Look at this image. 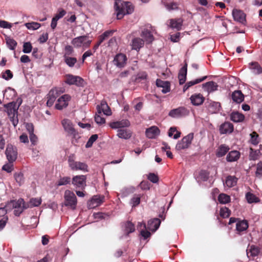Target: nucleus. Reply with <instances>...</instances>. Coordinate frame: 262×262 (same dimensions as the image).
I'll return each instance as SVG.
<instances>
[{
	"label": "nucleus",
	"mask_w": 262,
	"mask_h": 262,
	"mask_svg": "<svg viewBox=\"0 0 262 262\" xmlns=\"http://www.w3.org/2000/svg\"><path fill=\"white\" fill-rule=\"evenodd\" d=\"M21 98H18L16 101H12L4 104L5 111L7 113L10 121L14 127L18 123V110L21 104Z\"/></svg>",
	"instance_id": "1"
},
{
	"label": "nucleus",
	"mask_w": 262,
	"mask_h": 262,
	"mask_svg": "<svg viewBox=\"0 0 262 262\" xmlns=\"http://www.w3.org/2000/svg\"><path fill=\"white\" fill-rule=\"evenodd\" d=\"M129 4V2L115 0L114 8L116 12L117 19H121L124 15L130 13Z\"/></svg>",
	"instance_id": "2"
},
{
	"label": "nucleus",
	"mask_w": 262,
	"mask_h": 262,
	"mask_svg": "<svg viewBox=\"0 0 262 262\" xmlns=\"http://www.w3.org/2000/svg\"><path fill=\"white\" fill-rule=\"evenodd\" d=\"M92 42V40L89 39L88 35H82L73 38L71 41L72 44L75 48H80L82 47L84 48H88Z\"/></svg>",
	"instance_id": "3"
},
{
	"label": "nucleus",
	"mask_w": 262,
	"mask_h": 262,
	"mask_svg": "<svg viewBox=\"0 0 262 262\" xmlns=\"http://www.w3.org/2000/svg\"><path fill=\"white\" fill-rule=\"evenodd\" d=\"M64 205L74 209L77 204V198L73 192L66 190L64 194Z\"/></svg>",
	"instance_id": "4"
},
{
	"label": "nucleus",
	"mask_w": 262,
	"mask_h": 262,
	"mask_svg": "<svg viewBox=\"0 0 262 262\" xmlns=\"http://www.w3.org/2000/svg\"><path fill=\"white\" fill-rule=\"evenodd\" d=\"M63 92L62 88H55L51 90L48 94L47 106L49 107L52 106L56 99Z\"/></svg>",
	"instance_id": "5"
},
{
	"label": "nucleus",
	"mask_w": 262,
	"mask_h": 262,
	"mask_svg": "<svg viewBox=\"0 0 262 262\" xmlns=\"http://www.w3.org/2000/svg\"><path fill=\"white\" fill-rule=\"evenodd\" d=\"M189 110L184 106H180L171 110L168 113V116L174 118L185 117L189 115Z\"/></svg>",
	"instance_id": "6"
},
{
	"label": "nucleus",
	"mask_w": 262,
	"mask_h": 262,
	"mask_svg": "<svg viewBox=\"0 0 262 262\" xmlns=\"http://www.w3.org/2000/svg\"><path fill=\"white\" fill-rule=\"evenodd\" d=\"M5 154L8 162L13 163L17 157L16 147L11 144H8L5 151Z\"/></svg>",
	"instance_id": "7"
},
{
	"label": "nucleus",
	"mask_w": 262,
	"mask_h": 262,
	"mask_svg": "<svg viewBox=\"0 0 262 262\" xmlns=\"http://www.w3.org/2000/svg\"><path fill=\"white\" fill-rule=\"evenodd\" d=\"M193 138V134H189L185 137H183L182 139L177 143L176 147V149L178 150H181L187 148L191 144V141Z\"/></svg>",
	"instance_id": "8"
},
{
	"label": "nucleus",
	"mask_w": 262,
	"mask_h": 262,
	"mask_svg": "<svg viewBox=\"0 0 262 262\" xmlns=\"http://www.w3.org/2000/svg\"><path fill=\"white\" fill-rule=\"evenodd\" d=\"M65 82L69 85H76L77 86H83L84 80L78 76L68 74L66 76Z\"/></svg>",
	"instance_id": "9"
},
{
	"label": "nucleus",
	"mask_w": 262,
	"mask_h": 262,
	"mask_svg": "<svg viewBox=\"0 0 262 262\" xmlns=\"http://www.w3.org/2000/svg\"><path fill=\"white\" fill-rule=\"evenodd\" d=\"M86 179L84 175L76 176L73 178L72 183L77 188L83 189L86 186Z\"/></svg>",
	"instance_id": "10"
},
{
	"label": "nucleus",
	"mask_w": 262,
	"mask_h": 262,
	"mask_svg": "<svg viewBox=\"0 0 262 262\" xmlns=\"http://www.w3.org/2000/svg\"><path fill=\"white\" fill-rule=\"evenodd\" d=\"M62 125L64 130L70 135L74 137L78 134L77 132L74 129L73 125L71 121L67 119H64L62 121Z\"/></svg>",
	"instance_id": "11"
},
{
	"label": "nucleus",
	"mask_w": 262,
	"mask_h": 262,
	"mask_svg": "<svg viewBox=\"0 0 262 262\" xmlns=\"http://www.w3.org/2000/svg\"><path fill=\"white\" fill-rule=\"evenodd\" d=\"M69 166L73 170H80L88 171V165L83 162L75 161L71 159H69Z\"/></svg>",
	"instance_id": "12"
},
{
	"label": "nucleus",
	"mask_w": 262,
	"mask_h": 262,
	"mask_svg": "<svg viewBox=\"0 0 262 262\" xmlns=\"http://www.w3.org/2000/svg\"><path fill=\"white\" fill-rule=\"evenodd\" d=\"M130 125V121L128 119H123L120 121H117L111 122L109 124L110 126L113 129H123L129 127Z\"/></svg>",
	"instance_id": "13"
},
{
	"label": "nucleus",
	"mask_w": 262,
	"mask_h": 262,
	"mask_svg": "<svg viewBox=\"0 0 262 262\" xmlns=\"http://www.w3.org/2000/svg\"><path fill=\"white\" fill-rule=\"evenodd\" d=\"M14 207V214L16 216H19L23 211L25 208L24 207L26 206V204L22 199H19L17 201L12 200Z\"/></svg>",
	"instance_id": "14"
},
{
	"label": "nucleus",
	"mask_w": 262,
	"mask_h": 262,
	"mask_svg": "<svg viewBox=\"0 0 262 262\" xmlns=\"http://www.w3.org/2000/svg\"><path fill=\"white\" fill-rule=\"evenodd\" d=\"M148 28L152 29L151 25H147V28H145L142 31L141 36L144 38L145 41L147 43H151L154 40V37L151 31L148 29Z\"/></svg>",
	"instance_id": "15"
},
{
	"label": "nucleus",
	"mask_w": 262,
	"mask_h": 262,
	"mask_svg": "<svg viewBox=\"0 0 262 262\" xmlns=\"http://www.w3.org/2000/svg\"><path fill=\"white\" fill-rule=\"evenodd\" d=\"M70 96L68 95H63L59 97L55 105L56 109L61 110L66 107L68 105V101L70 100Z\"/></svg>",
	"instance_id": "16"
},
{
	"label": "nucleus",
	"mask_w": 262,
	"mask_h": 262,
	"mask_svg": "<svg viewBox=\"0 0 262 262\" xmlns=\"http://www.w3.org/2000/svg\"><path fill=\"white\" fill-rule=\"evenodd\" d=\"M169 23L168 27L172 29H176L177 31H180L182 29L183 23V20L181 18H172L168 20Z\"/></svg>",
	"instance_id": "17"
},
{
	"label": "nucleus",
	"mask_w": 262,
	"mask_h": 262,
	"mask_svg": "<svg viewBox=\"0 0 262 262\" xmlns=\"http://www.w3.org/2000/svg\"><path fill=\"white\" fill-rule=\"evenodd\" d=\"M232 14L234 20L241 23H244L246 21V15L242 11L234 9Z\"/></svg>",
	"instance_id": "18"
},
{
	"label": "nucleus",
	"mask_w": 262,
	"mask_h": 262,
	"mask_svg": "<svg viewBox=\"0 0 262 262\" xmlns=\"http://www.w3.org/2000/svg\"><path fill=\"white\" fill-rule=\"evenodd\" d=\"M233 125L229 122H225L222 124L219 128L221 134H230L233 131Z\"/></svg>",
	"instance_id": "19"
},
{
	"label": "nucleus",
	"mask_w": 262,
	"mask_h": 262,
	"mask_svg": "<svg viewBox=\"0 0 262 262\" xmlns=\"http://www.w3.org/2000/svg\"><path fill=\"white\" fill-rule=\"evenodd\" d=\"M97 113L101 114L102 112L106 116H110L112 114V112L108 106L107 103L104 101H102L100 105L97 106Z\"/></svg>",
	"instance_id": "20"
},
{
	"label": "nucleus",
	"mask_w": 262,
	"mask_h": 262,
	"mask_svg": "<svg viewBox=\"0 0 262 262\" xmlns=\"http://www.w3.org/2000/svg\"><path fill=\"white\" fill-rule=\"evenodd\" d=\"M156 85L158 87L162 88V92L166 94L170 91V84L167 81H163L160 79L156 80Z\"/></svg>",
	"instance_id": "21"
},
{
	"label": "nucleus",
	"mask_w": 262,
	"mask_h": 262,
	"mask_svg": "<svg viewBox=\"0 0 262 262\" xmlns=\"http://www.w3.org/2000/svg\"><path fill=\"white\" fill-rule=\"evenodd\" d=\"M161 221L159 219L154 218L150 220L147 223V229L152 232L156 231L159 227Z\"/></svg>",
	"instance_id": "22"
},
{
	"label": "nucleus",
	"mask_w": 262,
	"mask_h": 262,
	"mask_svg": "<svg viewBox=\"0 0 262 262\" xmlns=\"http://www.w3.org/2000/svg\"><path fill=\"white\" fill-rule=\"evenodd\" d=\"M249 227V224L246 220L238 221L236 224V230L237 233L241 235L243 231H246Z\"/></svg>",
	"instance_id": "23"
},
{
	"label": "nucleus",
	"mask_w": 262,
	"mask_h": 262,
	"mask_svg": "<svg viewBox=\"0 0 262 262\" xmlns=\"http://www.w3.org/2000/svg\"><path fill=\"white\" fill-rule=\"evenodd\" d=\"M126 58L125 55L123 54H117L114 58L113 63L117 67H123L126 62Z\"/></svg>",
	"instance_id": "24"
},
{
	"label": "nucleus",
	"mask_w": 262,
	"mask_h": 262,
	"mask_svg": "<svg viewBox=\"0 0 262 262\" xmlns=\"http://www.w3.org/2000/svg\"><path fill=\"white\" fill-rule=\"evenodd\" d=\"M187 73V63L185 62L184 66L180 70L178 75L180 84H183L185 83L186 79Z\"/></svg>",
	"instance_id": "25"
},
{
	"label": "nucleus",
	"mask_w": 262,
	"mask_h": 262,
	"mask_svg": "<svg viewBox=\"0 0 262 262\" xmlns=\"http://www.w3.org/2000/svg\"><path fill=\"white\" fill-rule=\"evenodd\" d=\"M244 95L241 91H234L231 94V98L233 102L236 103H241L244 100Z\"/></svg>",
	"instance_id": "26"
},
{
	"label": "nucleus",
	"mask_w": 262,
	"mask_h": 262,
	"mask_svg": "<svg viewBox=\"0 0 262 262\" xmlns=\"http://www.w3.org/2000/svg\"><path fill=\"white\" fill-rule=\"evenodd\" d=\"M190 99L193 105L197 106L202 104L205 98L201 94H195L190 97Z\"/></svg>",
	"instance_id": "27"
},
{
	"label": "nucleus",
	"mask_w": 262,
	"mask_h": 262,
	"mask_svg": "<svg viewBox=\"0 0 262 262\" xmlns=\"http://www.w3.org/2000/svg\"><path fill=\"white\" fill-rule=\"evenodd\" d=\"M103 198V196H94L91 200L88 202L89 208H93L99 206L102 202Z\"/></svg>",
	"instance_id": "28"
},
{
	"label": "nucleus",
	"mask_w": 262,
	"mask_h": 262,
	"mask_svg": "<svg viewBox=\"0 0 262 262\" xmlns=\"http://www.w3.org/2000/svg\"><path fill=\"white\" fill-rule=\"evenodd\" d=\"M144 40L137 37L132 40V50H135L138 52L144 46Z\"/></svg>",
	"instance_id": "29"
},
{
	"label": "nucleus",
	"mask_w": 262,
	"mask_h": 262,
	"mask_svg": "<svg viewBox=\"0 0 262 262\" xmlns=\"http://www.w3.org/2000/svg\"><path fill=\"white\" fill-rule=\"evenodd\" d=\"M160 134V129L157 126H153L146 130V135L148 138L152 139Z\"/></svg>",
	"instance_id": "30"
},
{
	"label": "nucleus",
	"mask_w": 262,
	"mask_h": 262,
	"mask_svg": "<svg viewBox=\"0 0 262 262\" xmlns=\"http://www.w3.org/2000/svg\"><path fill=\"white\" fill-rule=\"evenodd\" d=\"M249 69L255 75L262 73V67L257 62H252L249 63Z\"/></svg>",
	"instance_id": "31"
},
{
	"label": "nucleus",
	"mask_w": 262,
	"mask_h": 262,
	"mask_svg": "<svg viewBox=\"0 0 262 262\" xmlns=\"http://www.w3.org/2000/svg\"><path fill=\"white\" fill-rule=\"evenodd\" d=\"M230 119L234 122H241L245 119V116L238 112H233L230 115Z\"/></svg>",
	"instance_id": "32"
},
{
	"label": "nucleus",
	"mask_w": 262,
	"mask_h": 262,
	"mask_svg": "<svg viewBox=\"0 0 262 262\" xmlns=\"http://www.w3.org/2000/svg\"><path fill=\"white\" fill-rule=\"evenodd\" d=\"M240 152L237 150H233L229 152L226 157L228 162L236 161L240 157Z\"/></svg>",
	"instance_id": "33"
},
{
	"label": "nucleus",
	"mask_w": 262,
	"mask_h": 262,
	"mask_svg": "<svg viewBox=\"0 0 262 262\" xmlns=\"http://www.w3.org/2000/svg\"><path fill=\"white\" fill-rule=\"evenodd\" d=\"M170 0H162V3L164 5L166 9L169 11L178 9L179 4L177 2H171L168 3Z\"/></svg>",
	"instance_id": "34"
},
{
	"label": "nucleus",
	"mask_w": 262,
	"mask_h": 262,
	"mask_svg": "<svg viewBox=\"0 0 262 262\" xmlns=\"http://www.w3.org/2000/svg\"><path fill=\"white\" fill-rule=\"evenodd\" d=\"M207 76H204L202 78L196 79L194 80H192L189 82H187L183 88V92H185L187 90H188L190 87L192 85H194L196 84L199 83L203 81H204L207 78Z\"/></svg>",
	"instance_id": "35"
},
{
	"label": "nucleus",
	"mask_w": 262,
	"mask_h": 262,
	"mask_svg": "<svg viewBox=\"0 0 262 262\" xmlns=\"http://www.w3.org/2000/svg\"><path fill=\"white\" fill-rule=\"evenodd\" d=\"M259 253V248L255 245H251L247 249V254L248 257L257 256Z\"/></svg>",
	"instance_id": "36"
},
{
	"label": "nucleus",
	"mask_w": 262,
	"mask_h": 262,
	"mask_svg": "<svg viewBox=\"0 0 262 262\" xmlns=\"http://www.w3.org/2000/svg\"><path fill=\"white\" fill-rule=\"evenodd\" d=\"M203 86L205 88L208 92H212L217 90L218 85L214 81H209L203 84Z\"/></svg>",
	"instance_id": "37"
},
{
	"label": "nucleus",
	"mask_w": 262,
	"mask_h": 262,
	"mask_svg": "<svg viewBox=\"0 0 262 262\" xmlns=\"http://www.w3.org/2000/svg\"><path fill=\"white\" fill-rule=\"evenodd\" d=\"M41 203V198H32L29 202L26 204V206H24L25 208H32L38 206Z\"/></svg>",
	"instance_id": "38"
},
{
	"label": "nucleus",
	"mask_w": 262,
	"mask_h": 262,
	"mask_svg": "<svg viewBox=\"0 0 262 262\" xmlns=\"http://www.w3.org/2000/svg\"><path fill=\"white\" fill-rule=\"evenodd\" d=\"M117 136L120 138L127 139L131 137V133L129 130L127 129H119Z\"/></svg>",
	"instance_id": "39"
},
{
	"label": "nucleus",
	"mask_w": 262,
	"mask_h": 262,
	"mask_svg": "<svg viewBox=\"0 0 262 262\" xmlns=\"http://www.w3.org/2000/svg\"><path fill=\"white\" fill-rule=\"evenodd\" d=\"M246 198L248 203H257L260 201V200L257 197L255 194L250 192H248L246 194Z\"/></svg>",
	"instance_id": "40"
},
{
	"label": "nucleus",
	"mask_w": 262,
	"mask_h": 262,
	"mask_svg": "<svg viewBox=\"0 0 262 262\" xmlns=\"http://www.w3.org/2000/svg\"><path fill=\"white\" fill-rule=\"evenodd\" d=\"M260 155V149L255 150L253 148H250L249 160L255 161L259 158Z\"/></svg>",
	"instance_id": "41"
},
{
	"label": "nucleus",
	"mask_w": 262,
	"mask_h": 262,
	"mask_svg": "<svg viewBox=\"0 0 262 262\" xmlns=\"http://www.w3.org/2000/svg\"><path fill=\"white\" fill-rule=\"evenodd\" d=\"M114 32V30H107L105 31L102 34L100 35L98 37V41L97 43L99 45L105 40L107 39L109 37L111 36Z\"/></svg>",
	"instance_id": "42"
},
{
	"label": "nucleus",
	"mask_w": 262,
	"mask_h": 262,
	"mask_svg": "<svg viewBox=\"0 0 262 262\" xmlns=\"http://www.w3.org/2000/svg\"><path fill=\"white\" fill-rule=\"evenodd\" d=\"M229 150V148L227 146L224 144L221 145L217 149L216 155L217 157H222L225 156Z\"/></svg>",
	"instance_id": "43"
},
{
	"label": "nucleus",
	"mask_w": 262,
	"mask_h": 262,
	"mask_svg": "<svg viewBox=\"0 0 262 262\" xmlns=\"http://www.w3.org/2000/svg\"><path fill=\"white\" fill-rule=\"evenodd\" d=\"M122 230L124 233V236H126L131 233V222L127 221L122 225Z\"/></svg>",
	"instance_id": "44"
},
{
	"label": "nucleus",
	"mask_w": 262,
	"mask_h": 262,
	"mask_svg": "<svg viewBox=\"0 0 262 262\" xmlns=\"http://www.w3.org/2000/svg\"><path fill=\"white\" fill-rule=\"evenodd\" d=\"M6 44L7 45V47L8 48L11 50H14L17 43V42L13 39V38L10 37H6Z\"/></svg>",
	"instance_id": "45"
},
{
	"label": "nucleus",
	"mask_w": 262,
	"mask_h": 262,
	"mask_svg": "<svg viewBox=\"0 0 262 262\" xmlns=\"http://www.w3.org/2000/svg\"><path fill=\"white\" fill-rule=\"evenodd\" d=\"M237 183V179L234 176H229L227 177L225 184L228 187H232L235 186Z\"/></svg>",
	"instance_id": "46"
},
{
	"label": "nucleus",
	"mask_w": 262,
	"mask_h": 262,
	"mask_svg": "<svg viewBox=\"0 0 262 262\" xmlns=\"http://www.w3.org/2000/svg\"><path fill=\"white\" fill-rule=\"evenodd\" d=\"M139 224L141 227L142 226L143 227V229H141L140 231V234L142 236V237H143L144 239H146L147 238L150 236L151 233L149 231L144 230L146 228V225L145 223H139Z\"/></svg>",
	"instance_id": "47"
},
{
	"label": "nucleus",
	"mask_w": 262,
	"mask_h": 262,
	"mask_svg": "<svg viewBox=\"0 0 262 262\" xmlns=\"http://www.w3.org/2000/svg\"><path fill=\"white\" fill-rule=\"evenodd\" d=\"M63 60L67 65L70 68L73 67L77 61L76 58L70 56L63 57Z\"/></svg>",
	"instance_id": "48"
},
{
	"label": "nucleus",
	"mask_w": 262,
	"mask_h": 262,
	"mask_svg": "<svg viewBox=\"0 0 262 262\" xmlns=\"http://www.w3.org/2000/svg\"><path fill=\"white\" fill-rule=\"evenodd\" d=\"M143 196L142 194H135L132 197V208L138 206L140 203L141 197Z\"/></svg>",
	"instance_id": "49"
},
{
	"label": "nucleus",
	"mask_w": 262,
	"mask_h": 262,
	"mask_svg": "<svg viewBox=\"0 0 262 262\" xmlns=\"http://www.w3.org/2000/svg\"><path fill=\"white\" fill-rule=\"evenodd\" d=\"M175 132H176V134L173 136V138L174 139H177L179 138H180L181 133L180 132L178 131L177 130L176 127H171L169 128V129L168 130V133L169 137H172Z\"/></svg>",
	"instance_id": "50"
},
{
	"label": "nucleus",
	"mask_w": 262,
	"mask_h": 262,
	"mask_svg": "<svg viewBox=\"0 0 262 262\" xmlns=\"http://www.w3.org/2000/svg\"><path fill=\"white\" fill-rule=\"evenodd\" d=\"M218 201L221 204H226L230 201V197L225 193H221L218 196Z\"/></svg>",
	"instance_id": "51"
},
{
	"label": "nucleus",
	"mask_w": 262,
	"mask_h": 262,
	"mask_svg": "<svg viewBox=\"0 0 262 262\" xmlns=\"http://www.w3.org/2000/svg\"><path fill=\"white\" fill-rule=\"evenodd\" d=\"M71 182V178L69 177H64L60 178L59 180L56 182V185L60 186L62 185H66L69 184Z\"/></svg>",
	"instance_id": "52"
},
{
	"label": "nucleus",
	"mask_w": 262,
	"mask_h": 262,
	"mask_svg": "<svg viewBox=\"0 0 262 262\" xmlns=\"http://www.w3.org/2000/svg\"><path fill=\"white\" fill-rule=\"evenodd\" d=\"M73 48L70 45H67L64 47L63 57H69L74 53Z\"/></svg>",
	"instance_id": "53"
},
{
	"label": "nucleus",
	"mask_w": 262,
	"mask_h": 262,
	"mask_svg": "<svg viewBox=\"0 0 262 262\" xmlns=\"http://www.w3.org/2000/svg\"><path fill=\"white\" fill-rule=\"evenodd\" d=\"M208 176L209 173L207 171L201 170L199 173L198 178L199 180L206 181L208 179Z\"/></svg>",
	"instance_id": "54"
},
{
	"label": "nucleus",
	"mask_w": 262,
	"mask_h": 262,
	"mask_svg": "<svg viewBox=\"0 0 262 262\" xmlns=\"http://www.w3.org/2000/svg\"><path fill=\"white\" fill-rule=\"evenodd\" d=\"M133 103L135 104L134 108L137 111H140L143 107V103L141 101L140 98L135 99L133 101Z\"/></svg>",
	"instance_id": "55"
},
{
	"label": "nucleus",
	"mask_w": 262,
	"mask_h": 262,
	"mask_svg": "<svg viewBox=\"0 0 262 262\" xmlns=\"http://www.w3.org/2000/svg\"><path fill=\"white\" fill-rule=\"evenodd\" d=\"M14 177L16 182L18 183L19 185H21L24 182V175L21 172L15 173L14 174Z\"/></svg>",
	"instance_id": "56"
},
{
	"label": "nucleus",
	"mask_w": 262,
	"mask_h": 262,
	"mask_svg": "<svg viewBox=\"0 0 262 262\" xmlns=\"http://www.w3.org/2000/svg\"><path fill=\"white\" fill-rule=\"evenodd\" d=\"M220 215L223 218L228 217L230 215V210L227 207L221 208Z\"/></svg>",
	"instance_id": "57"
},
{
	"label": "nucleus",
	"mask_w": 262,
	"mask_h": 262,
	"mask_svg": "<svg viewBox=\"0 0 262 262\" xmlns=\"http://www.w3.org/2000/svg\"><path fill=\"white\" fill-rule=\"evenodd\" d=\"M98 138V136L97 134L92 135L88 141L85 145V147L86 148L91 147L92 146L93 143L96 141Z\"/></svg>",
	"instance_id": "58"
},
{
	"label": "nucleus",
	"mask_w": 262,
	"mask_h": 262,
	"mask_svg": "<svg viewBox=\"0 0 262 262\" xmlns=\"http://www.w3.org/2000/svg\"><path fill=\"white\" fill-rule=\"evenodd\" d=\"M25 26L28 29L37 30L40 27V24L36 22H32L26 23Z\"/></svg>",
	"instance_id": "59"
},
{
	"label": "nucleus",
	"mask_w": 262,
	"mask_h": 262,
	"mask_svg": "<svg viewBox=\"0 0 262 262\" xmlns=\"http://www.w3.org/2000/svg\"><path fill=\"white\" fill-rule=\"evenodd\" d=\"M147 75L145 72L139 73L136 76L135 81L136 82H140L142 80H146Z\"/></svg>",
	"instance_id": "60"
},
{
	"label": "nucleus",
	"mask_w": 262,
	"mask_h": 262,
	"mask_svg": "<svg viewBox=\"0 0 262 262\" xmlns=\"http://www.w3.org/2000/svg\"><path fill=\"white\" fill-rule=\"evenodd\" d=\"M220 106V103L219 102L214 101L210 102L209 104L208 105V107L209 108H212V110L211 111H212L213 113H215V112L217 111Z\"/></svg>",
	"instance_id": "61"
},
{
	"label": "nucleus",
	"mask_w": 262,
	"mask_h": 262,
	"mask_svg": "<svg viewBox=\"0 0 262 262\" xmlns=\"http://www.w3.org/2000/svg\"><path fill=\"white\" fill-rule=\"evenodd\" d=\"M251 142L253 145H257L259 143L258 135L255 132L251 134Z\"/></svg>",
	"instance_id": "62"
},
{
	"label": "nucleus",
	"mask_w": 262,
	"mask_h": 262,
	"mask_svg": "<svg viewBox=\"0 0 262 262\" xmlns=\"http://www.w3.org/2000/svg\"><path fill=\"white\" fill-rule=\"evenodd\" d=\"M32 46L30 42H25L23 45V52L25 53H29L31 52Z\"/></svg>",
	"instance_id": "63"
},
{
	"label": "nucleus",
	"mask_w": 262,
	"mask_h": 262,
	"mask_svg": "<svg viewBox=\"0 0 262 262\" xmlns=\"http://www.w3.org/2000/svg\"><path fill=\"white\" fill-rule=\"evenodd\" d=\"M255 176L258 178L262 177V161H260L257 164Z\"/></svg>",
	"instance_id": "64"
}]
</instances>
